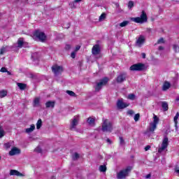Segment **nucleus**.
<instances>
[{
    "instance_id": "f3484780",
    "label": "nucleus",
    "mask_w": 179,
    "mask_h": 179,
    "mask_svg": "<svg viewBox=\"0 0 179 179\" xmlns=\"http://www.w3.org/2000/svg\"><path fill=\"white\" fill-rule=\"evenodd\" d=\"M10 176H17V177H22L23 174L18 171H16L15 169H11L10 171Z\"/></svg>"
},
{
    "instance_id": "a211bd4d",
    "label": "nucleus",
    "mask_w": 179,
    "mask_h": 179,
    "mask_svg": "<svg viewBox=\"0 0 179 179\" xmlns=\"http://www.w3.org/2000/svg\"><path fill=\"white\" fill-rule=\"evenodd\" d=\"M46 108H54L55 107V101H48L45 103Z\"/></svg>"
},
{
    "instance_id": "c756f323",
    "label": "nucleus",
    "mask_w": 179,
    "mask_h": 179,
    "mask_svg": "<svg viewBox=\"0 0 179 179\" xmlns=\"http://www.w3.org/2000/svg\"><path fill=\"white\" fill-rule=\"evenodd\" d=\"M178 117H179V113H177L175 117H173V121L176 124V127L177 128V124H178Z\"/></svg>"
},
{
    "instance_id": "864d4df0",
    "label": "nucleus",
    "mask_w": 179,
    "mask_h": 179,
    "mask_svg": "<svg viewBox=\"0 0 179 179\" xmlns=\"http://www.w3.org/2000/svg\"><path fill=\"white\" fill-rule=\"evenodd\" d=\"M158 50H159V51H162L164 50V48H163V46H159Z\"/></svg>"
},
{
    "instance_id": "423d86ee",
    "label": "nucleus",
    "mask_w": 179,
    "mask_h": 179,
    "mask_svg": "<svg viewBox=\"0 0 179 179\" xmlns=\"http://www.w3.org/2000/svg\"><path fill=\"white\" fill-rule=\"evenodd\" d=\"M108 83V78H104L99 83H96V85L95 86V92H100L101 90V88L103 86H106Z\"/></svg>"
},
{
    "instance_id": "7ed1b4c3",
    "label": "nucleus",
    "mask_w": 179,
    "mask_h": 179,
    "mask_svg": "<svg viewBox=\"0 0 179 179\" xmlns=\"http://www.w3.org/2000/svg\"><path fill=\"white\" fill-rule=\"evenodd\" d=\"M131 20L132 22H135V23H145L148 22V15L145 10H143L140 17H132Z\"/></svg>"
},
{
    "instance_id": "6ab92c4d",
    "label": "nucleus",
    "mask_w": 179,
    "mask_h": 179,
    "mask_svg": "<svg viewBox=\"0 0 179 179\" xmlns=\"http://www.w3.org/2000/svg\"><path fill=\"white\" fill-rule=\"evenodd\" d=\"M171 86V84H170V83L165 81L164 83V85L162 86V90L164 92H166V90H169V89H170V87Z\"/></svg>"
},
{
    "instance_id": "0e129e2a",
    "label": "nucleus",
    "mask_w": 179,
    "mask_h": 179,
    "mask_svg": "<svg viewBox=\"0 0 179 179\" xmlns=\"http://www.w3.org/2000/svg\"><path fill=\"white\" fill-rule=\"evenodd\" d=\"M25 1H29V0H25Z\"/></svg>"
},
{
    "instance_id": "8fccbe9b",
    "label": "nucleus",
    "mask_w": 179,
    "mask_h": 179,
    "mask_svg": "<svg viewBox=\"0 0 179 179\" xmlns=\"http://www.w3.org/2000/svg\"><path fill=\"white\" fill-rule=\"evenodd\" d=\"M106 142H107V143H108L109 145H111V143H113V141H111L110 140V138H107V139H106Z\"/></svg>"
},
{
    "instance_id": "a19ab883",
    "label": "nucleus",
    "mask_w": 179,
    "mask_h": 179,
    "mask_svg": "<svg viewBox=\"0 0 179 179\" xmlns=\"http://www.w3.org/2000/svg\"><path fill=\"white\" fill-rule=\"evenodd\" d=\"M157 44H164V38H160L157 42Z\"/></svg>"
},
{
    "instance_id": "393cba45",
    "label": "nucleus",
    "mask_w": 179,
    "mask_h": 179,
    "mask_svg": "<svg viewBox=\"0 0 179 179\" xmlns=\"http://www.w3.org/2000/svg\"><path fill=\"white\" fill-rule=\"evenodd\" d=\"M6 52H8V46H3L0 49V55H3Z\"/></svg>"
},
{
    "instance_id": "3c124183",
    "label": "nucleus",
    "mask_w": 179,
    "mask_h": 179,
    "mask_svg": "<svg viewBox=\"0 0 179 179\" xmlns=\"http://www.w3.org/2000/svg\"><path fill=\"white\" fill-rule=\"evenodd\" d=\"M149 149H150V145L145 146V152H148V150H149Z\"/></svg>"
},
{
    "instance_id": "f704fd0d",
    "label": "nucleus",
    "mask_w": 179,
    "mask_h": 179,
    "mask_svg": "<svg viewBox=\"0 0 179 179\" xmlns=\"http://www.w3.org/2000/svg\"><path fill=\"white\" fill-rule=\"evenodd\" d=\"M106 13H103L101 16H99V22H103V20H104V19H106Z\"/></svg>"
},
{
    "instance_id": "37998d69",
    "label": "nucleus",
    "mask_w": 179,
    "mask_h": 179,
    "mask_svg": "<svg viewBox=\"0 0 179 179\" xmlns=\"http://www.w3.org/2000/svg\"><path fill=\"white\" fill-rule=\"evenodd\" d=\"M119 139H120V145H125V141H124V138H122V137H120Z\"/></svg>"
},
{
    "instance_id": "4be33fe9",
    "label": "nucleus",
    "mask_w": 179,
    "mask_h": 179,
    "mask_svg": "<svg viewBox=\"0 0 179 179\" xmlns=\"http://www.w3.org/2000/svg\"><path fill=\"white\" fill-rule=\"evenodd\" d=\"M87 122L90 125L91 127H94V122L95 119L93 117H89L87 120Z\"/></svg>"
},
{
    "instance_id": "ea45409f",
    "label": "nucleus",
    "mask_w": 179,
    "mask_h": 179,
    "mask_svg": "<svg viewBox=\"0 0 179 179\" xmlns=\"http://www.w3.org/2000/svg\"><path fill=\"white\" fill-rule=\"evenodd\" d=\"M127 98L129 99V100H135V94H129Z\"/></svg>"
},
{
    "instance_id": "bb28decb",
    "label": "nucleus",
    "mask_w": 179,
    "mask_h": 179,
    "mask_svg": "<svg viewBox=\"0 0 179 179\" xmlns=\"http://www.w3.org/2000/svg\"><path fill=\"white\" fill-rule=\"evenodd\" d=\"M8 95V92L5 90L0 91V99H3V97H6Z\"/></svg>"
},
{
    "instance_id": "412c9836",
    "label": "nucleus",
    "mask_w": 179,
    "mask_h": 179,
    "mask_svg": "<svg viewBox=\"0 0 179 179\" xmlns=\"http://www.w3.org/2000/svg\"><path fill=\"white\" fill-rule=\"evenodd\" d=\"M24 44V41L23 39V38H20L17 41V47L19 48H22V47H23Z\"/></svg>"
},
{
    "instance_id": "4d7b16f0",
    "label": "nucleus",
    "mask_w": 179,
    "mask_h": 179,
    "mask_svg": "<svg viewBox=\"0 0 179 179\" xmlns=\"http://www.w3.org/2000/svg\"><path fill=\"white\" fill-rule=\"evenodd\" d=\"M80 50V46L78 45L76 47V51H79Z\"/></svg>"
},
{
    "instance_id": "6e6d98bb",
    "label": "nucleus",
    "mask_w": 179,
    "mask_h": 179,
    "mask_svg": "<svg viewBox=\"0 0 179 179\" xmlns=\"http://www.w3.org/2000/svg\"><path fill=\"white\" fill-rule=\"evenodd\" d=\"M152 177V175L150 173L145 176V178H150Z\"/></svg>"
},
{
    "instance_id": "b1692460",
    "label": "nucleus",
    "mask_w": 179,
    "mask_h": 179,
    "mask_svg": "<svg viewBox=\"0 0 179 179\" xmlns=\"http://www.w3.org/2000/svg\"><path fill=\"white\" fill-rule=\"evenodd\" d=\"M162 107L164 111H167L169 110V103L166 101L162 102Z\"/></svg>"
},
{
    "instance_id": "052dcab7",
    "label": "nucleus",
    "mask_w": 179,
    "mask_h": 179,
    "mask_svg": "<svg viewBox=\"0 0 179 179\" xmlns=\"http://www.w3.org/2000/svg\"><path fill=\"white\" fill-rule=\"evenodd\" d=\"M6 73H8V75H12V73H10V71H9L8 70H7Z\"/></svg>"
},
{
    "instance_id": "09e8293b",
    "label": "nucleus",
    "mask_w": 179,
    "mask_h": 179,
    "mask_svg": "<svg viewBox=\"0 0 179 179\" xmlns=\"http://www.w3.org/2000/svg\"><path fill=\"white\" fill-rule=\"evenodd\" d=\"M71 58H75V57H76V54L74 52H71Z\"/></svg>"
},
{
    "instance_id": "39448f33",
    "label": "nucleus",
    "mask_w": 179,
    "mask_h": 179,
    "mask_svg": "<svg viewBox=\"0 0 179 179\" xmlns=\"http://www.w3.org/2000/svg\"><path fill=\"white\" fill-rule=\"evenodd\" d=\"M129 69L132 71H136L137 72H142V71H145V69H146V66L142 63H138L131 65Z\"/></svg>"
},
{
    "instance_id": "6e6552de",
    "label": "nucleus",
    "mask_w": 179,
    "mask_h": 179,
    "mask_svg": "<svg viewBox=\"0 0 179 179\" xmlns=\"http://www.w3.org/2000/svg\"><path fill=\"white\" fill-rule=\"evenodd\" d=\"M167 146H169V138L165 136L162 141V146L158 150V153H162L163 150L167 149Z\"/></svg>"
},
{
    "instance_id": "de8ad7c7",
    "label": "nucleus",
    "mask_w": 179,
    "mask_h": 179,
    "mask_svg": "<svg viewBox=\"0 0 179 179\" xmlns=\"http://www.w3.org/2000/svg\"><path fill=\"white\" fill-rule=\"evenodd\" d=\"M4 145L7 149H9V148H10V143H6Z\"/></svg>"
},
{
    "instance_id": "7c9ffc66",
    "label": "nucleus",
    "mask_w": 179,
    "mask_h": 179,
    "mask_svg": "<svg viewBox=\"0 0 179 179\" xmlns=\"http://www.w3.org/2000/svg\"><path fill=\"white\" fill-rule=\"evenodd\" d=\"M99 171H101V173H106V171H107V167L106 165H101L99 166Z\"/></svg>"
},
{
    "instance_id": "2f4dec72",
    "label": "nucleus",
    "mask_w": 179,
    "mask_h": 179,
    "mask_svg": "<svg viewBox=\"0 0 179 179\" xmlns=\"http://www.w3.org/2000/svg\"><path fill=\"white\" fill-rule=\"evenodd\" d=\"M66 92L69 96H71V97H76V94L71 90H66Z\"/></svg>"
},
{
    "instance_id": "c9c22d12",
    "label": "nucleus",
    "mask_w": 179,
    "mask_h": 179,
    "mask_svg": "<svg viewBox=\"0 0 179 179\" xmlns=\"http://www.w3.org/2000/svg\"><path fill=\"white\" fill-rule=\"evenodd\" d=\"M153 118V122H152L151 124H155V125H157V124H159V117H157L156 115H154Z\"/></svg>"
},
{
    "instance_id": "79ce46f5",
    "label": "nucleus",
    "mask_w": 179,
    "mask_h": 179,
    "mask_svg": "<svg viewBox=\"0 0 179 179\" xmlns=\"http://www.w3.org/2000/svg\"><path fill=\"white\" fill-rule=\"evenodd\" d=\"M128 8L129 9H131V8H134V1H129Z\"/></svg>"
},
{
    "instance_id": "c03bdc74",
    "label": "nucleus",
    "mask_w": 179,
    "mask_h": 179,
    "mask_svg": "<svg viewBox=\"0 0 179 179\" xmlns=\"http://www.w3.org/2000/svg\"><path fill=\"white\" fill-rule=\"evenodd\" d=\"M134 114H135V113L132 110H129L127 111V115H134Z\"/></svg>"
},
{
    "instance_id": "20e7f679",
    "label": "nucleus",
    "mask_w": 179,
    "mask_h": 179,
    "mask_svg": "<svg viewBox=\"0 0 179 179\" xmlns=\"http://www.w3.org/2000/svg\"><path fill=\"white\" fill-rule=\"evenodd\" d=\"M131 170H132V166H128L125 169L120 171L117 174V178L118 179L126 178L128 174H129V171H131Z\"/></svg>"
},
{
    "instance_id": "c85d7f7f",
    "label": "nucleus",
    "mask_w": 179,
    "mask_h": 179,
    "mask_svg": "<svg viewBox=\"0 0 179 179\" xmlns=\"http://www.w3.org/2000/svg\"><path fill=\"white\" fill-rule=\"evenodd\" d=\"M128 24H129V21L125 20L121 22L119 25L120 27H126Z\"/></svg>"
},
{
    "instance_id": "680f3d73",
    "label": "nucleus",
    "mask_w": 179,
    "mask_h": 179,
    "mask_svg": "<svg viewBox=\"0 0 179 179\" xmlns=\"http://www.w3.org/2000/svg\"><path fill=\"white\" fill-rule=\"evenodd\" d=\"M82 1H83V0H75V2L78 3V2H82Z\"/></svg>"
},
{
    "instance_id": "cd10ccee",
    "label": "nucleus",
    "mask_w": 179,
    "mask_h": 179,
    "mask_svg": "<svg viewBox=\"0 0 179 179\" xmlns=\"http://www.w3.org/2000/svg\"><path fill=\"white\" fill-rule=\"evenodd\" d=\"M42 126H43V120H41V119H39L36 122V128L38 129H40V128H41Z\"/></svg>"
},
{
    "instance_id": "4c0bfd02",
    "label": "nucleus",
    "mask_w": 179,
    "mask_h": 179,
    "mask_svg": "<svg viewBox=\"0 0 179 179\" xmlns=\"http://www.w3.org/2000/svg\"><path fill=\"white\" fill-rule=\"evenodd\" d=\"M173 49L174 50L175 52H179V45H173Z\"/></svg>"
},
{
    "instance_id": "dca6fc26",
    "label": "nucleus",
    "mask_w": 179,
    "mask_h": 179,
    "mask_svg": "<svg viewBox=\"0 0 179 179\" xmlns=\"http://www.w3.org/2000/svg\"><path fill=\"white\" fill-rule=\"evenodd\" d=\"M40 58V55H38V52H34L31 55V59L34 62H36V64L38 62V59Z\"/></svg>"
},
{
    "instance_id": "a18cd8bd",
    "label": "nucleus",
    "mask_w": 179,
    "mask_h": 179,
    "mask_svg": "<svg viewBox=\"0 0 179 179\" xmlns=\"http://www.w3.org/2000/svg\"><path fill=\"white\" fill-rule=\"evenodd\" d=\"M0 72H3V73H4L5 72H8V69H6L5 67H2L0 70Z\"/></svg>"
},
{
    "instance_id": "e433bc0d",
    "label": "nucleus",
    "mask_w": 179,
    "mask_h": 179,
    "mask_svg": "<svg viewBox=\"0 0 179 179\" xmlns=\"http://www.w3.org/2000/svg\"><path fill=\"white\" fill-rule=\"evenodd\" d=\"M79 157H80L79 154H78L77 152L74 153L72 156L73 160H78Z\"/></svg>"
},
{
    "instance_id": "603ef678",
    "label": "nucleus",
    "mask_w": 179,
    "mask_h": 179,
    "mask_svg": "<svg viewBox=\"0 0 179 179\" xmlns=\"http://www.w3.org/2000/svg\"><path fill=\"white\" fill-rule=\"evenodd\" d=\"M66 50H71V45H66Z\"/></svg>"
},
{
    "instance_id": "f8f14e48",
    "label": "nucleus",
    "mask_w": 179,
    "mask_h": 179,
    "mask_svg": "<svg viewBox=\"0 0 179 179\" xmlns=\"http://www.w3.org/2000/svg\"><path fill=\"white\" fill-rule=\"evenodd\" d=\"M156 128H157V124H155L153 123H150V127H149V131H148L145 133V135H147L149 138V136H150V132H152V134H153V132H155V130L156 129Z\"/></svg>"
},
{
    "instance_id": "58836bf2",
    "label": "nucleus",
    "mask_w": 179,
    "mask_h": 179,
    "mask_svg": "<svg viewBox=\"0 0 179 179\" xmlns=\"http://www.w3.org/2000/svg\"><path fill=\"white\" fill-rule=\"evenodd\" d=\"M141 117V115H139V113H137L134 115V121L136 122H138V121H139V118Z\"/></svg>"
},
{
    "instance_id": "f03ea898",
    "label": "nucleus",
    "mask_w": 179,
    "mask_h": 179,
    "mask_svg": "<svg viewBox=\"0 0 179 179\" xmlns=\"http://www.w3.org/2000/svg\"><path fill=\"white\" fill-rule=\"evenodd\" d=\"M103 132H113V122L108 119L103 118L102 128Z\"/></svg>"
},
{
    "instance_id": "13d9d810",
    "label": "nucleus",
    "mask_w": 179,
    "mask_h": 179,
    "mask_svg": "<svg viewBox=\"0 0 179 179\" xmlns=\"http://www.w3.org/2000/svg\"><path fill=\"white\" fill-rule=\"evenodd\" d=\"M65 29H69V26H71V24H68L67 27H65V24L63 25Z\"/></svg>"
},
{
    "instance_id": "a878e982",
    "label": "nucleus",
    "mask_w": 179,
    "mask_h": 179,
    "mask_svg": "<svg viewBox=\"0 0 179 179\" xmlns=\"http://www.w3.org/2000/svg\"><path fill=\"white\" fill-rule=\"evenodd\" d=\"M40 106V98L36 97L34 100V107H38Z\"/></svg>"
},
{
    "instance_id": "9d476101",
    "label": "nucleus",
    "mask_w": 179,
    "mask_h": 179,
    "mask_svg": "<svg viewBox=\"0 0 179 179\" xmlns=\"http://www.w3.org/2000/svg\"><path fill=\"white\" fill-rule=\"evenodd\" d=\"M117 108L118 110H124V108H127L129 106V103H127L124 102V99H119L116 103Z\"/></svg>"
},
{
    "instance_id": "5fc2aeb1",
    "label": "nucleus",
    "mask_w": 179,
    "mask_h": 179,
    "mask_svg": "<svg viewBox=\"0 0 179 179\" xmlns=\"http://www.w3.org/2000/svg\"><path fill=\"white\" fill-rule=\"evenodd\" d=\"M142 55V58L145 59L146 58V54H145L144 52L141 53Z\"/></svg>"
},
{
    "instance_id": "aec40b11",
    "label": "nucleus",
    "mask_w": 179,
    "mask_h": 179,
    "mask_svg": "<svg viewBox=\"0 0 179 179\" xmlns=\"http://www.w3.org/2000/svg\"><path fill=\"white\" fill-rule=\"evenodd\" d=\"M34 129H36V125L32 124H31L29 128H27L25 129V132H26V134H31V132H33V131H34Z\"/></svg>"
},
{
    "instance_id": "9b49d317",
    "label": "nucleus",
    "mask_w": 179,
    "mask_h": 179,
    "mask_svg": "<svg viewBox=\"0 0 179 179\" xmlns=\"http://www.w3.org/2000/svg\"><path fill=\"white\" fill-rule=\"evenodd\" d=\"M127 80V74L125 73H120L116 78V82L117 83H122Z\"/></svg>"
},
{
    "instance_id": "1a4fd4ad",
    "label": "nucleus",
    "mask_w": 179,
    "mask_h": 179,
    "mask_svg": "<svg viewBox=\"0 0 179 179\" xmlns=\"http://www.w3.org/2000/svg\"><path fill=\"white\" fill-rule=\"evenodd\" d=\"M79 124V116H74L71 122V131H76V126Z\"/></svg>"
},
{
    "instance_id": "72a5a7b5",
    "label": "nucleus",
    "mask_w": 179,
    "mask_h": 179,
    "mask_svg": "<svg viewBox=\"0 0 179 179\" xmlns=\"http://www.w3.org/2000/svg\"><path fill=\"white\" fill-rule=\"evenodd\" d=\"M76 3H78V2H75V1H74L71 2V3H69V6L71 8V9H76Z\"/></svg>"
},
{
    "instance_id": "bf43d9fd",
    "label": "nucleus",
    "mask_w": 179,
    "mask_h": 179,
    "mask_svg": "<svg viewBox=\"0 0 179 179\" xmlns=\"http://www.w3.org/2000/svg\"><path fill=\"white\" fill-rule=\"evenodd\" d=\"M175 171H176V173H178V174H179V169H178L176 168V169H175Z\"/></svg>"
},
{
    "instance_id": "473e14b6",
    "label": "nucleus",
    "mask_w": 179,
    "mask_h": 179,
    "mask_svg": "<svg viewBox=\"0 0 179 179\" xmlns=\"http://www.w3.org/2000/svg\"><path fill=\"white\" fill-rule=\"evenodd\" d=\"M3 136H5V130H3L2 126H0V138H3Z\"/></svg>"
},
{
    "instance_id": "f257e3e1",
    "label": "nucleus",
    "mask_w": 179,
    "mask_h": 179,
    "mask_svg": "<svg viewBox=\"0 0 179 179\" xmlns=\"http://www.w3.org/2000/svg\"><path fill=\"white\" fill-rule=\"evenodd\" d=\"M33 38L36 41H41V43H44V41L47 40V36L44 32L38 29L34 32Z\"/></svg>"
},
{
    "instance_id": "49530a36",
    "label": "nucleus",
    "mask_w": 179,
    "mask_h": 179,
    "mask_svg": "<svg viewBox=\"0 0 179 179\" xmlns=\"http://www.w3.org/2000/svg\"><path fill=\"white\" fill-rule=\"evenodd\" d=\"M35 152H38V153H41V148H40L39 147L36 148L35 149Z\"/></svg>"
},
{
    "instance_id": "0eeeda50",
    "label": "nucleus",
    "mask_w": 179,
    "mask_h": 179,
    "mask_svg": "<svg viewBox=\"0 0 179 179\" xmlns=\"http://www.w3.org/2000/svg\"><path fill=\"white\" fill-rule=\"evenodd\" d=\"M52 71L55 76H58L64 72V68L56 64L52 66Z\"/></svg>"
},
{
    "instance_id": "ddd939ff",
    "label": "nucleus",
    "mask_w": 179,
    "mask_h": 179,
    "mask_svg": "<svg viewBox=\"0 0 179 179\" xmlns=\"http://www.w3.org/2000/svg\"><path fill=\"white\" fill-rule=\"evenodd\" d=\"M100 45H95L93 46L92 49V52L93 55H99L100 54Z\"/></svg>"
},
{
    "instance_id": "5701e85b",
    "label": "nucleus",
    "mask_w": 179,
    "mask_h": 179,
    "mask_svg": "<svg viewBox=\"0 0 179 179\" xmlns=\"http://www.w3.org/2000/svg\"><path fill=\"white\" fill-rule=\"evenodd\" d=\"M17 85L18 86L20 90H24L26 87H27V85L22 83H17Z\"/></svg>"
},
{
    "instance_id": "e2e57ef3",
    "label": "nucleus",
    "mask_w": 179,
    "mask_h": 179,
    "mask_svg": "<svg viewBox=\"0 0 179 179\" xmlns=\"http://www.w3.org/2000/svg\"><path fill=\"white\" fill-rule=\"evenodd\" d=\"M52 179H55V177H52Z\"/></svg>"
},
{
    "instance_id": "2eb2a0df",
    "label": "nucleus",
    "mask_w": 179,
    "mask_h": 179,
    "mask_svg": "<svg viewBox=\"0 0 179 179\" xmlns=\"http://www.w3.org/2000/svg\"><path fill=\"white\" fill-rule=\"evenodd\" d=\"M20 150L17 148H13L10 152V156H15V155H20Z\"/></svg>"
},
{
    "instance_id": "4468645a",
    "label": "nucleus",
    "mask_w": 179,
    "mask_h": 179,
    "mask_svg": "<svg viewBox=\"0 0 179 179\" xmlns=\"http://www.w3.org/2000/svg\"><path fill=\"white\" fill-rule=\"evenodd\" d=\"M145 43V36L143 35H141L136 41V44L138 47H141L142 44Z\"/></svg>"
}]
</instances>
